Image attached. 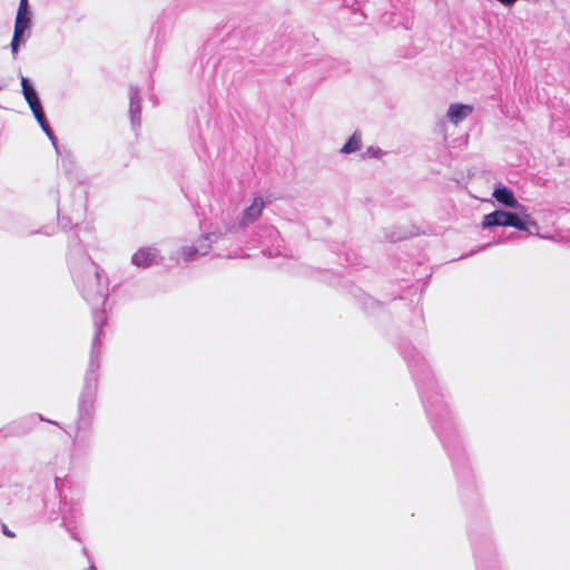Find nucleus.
<instances>
[{
	"label": "nucleus",
	"mask_w": 570,
	"mask_h": 570,
	"mask_svg": "<svg viewBox=\"0 0 570 570\" xmlns=\"http://www.w3.org/2000/svg\"><path fill=\"white\" fill-rule=\"evenodd\" d=\"M472 111H473V106H471V105L454 104V105H451L448 110V118L452 124L458 125L460 121H462L469 115H471Z\"/></svg>",
	"instance_id": "obj_6"
},
{
	"label": "nucleus",
	"mask_w": 570,
	"mask_h": 570,
	"mask_svg": "<svg viewBox=\"0 0 570 570\" xmlns=\"http://www.w3.org/2000/svg\"><path fill=\"white\" fill-rule=\"evenodd\" d=\"M2 532L7 535V537H14V534L8 529V527L6 524L2 525Z\"/></svg>",
	"instance_id": "obj_12"
},
{
	"label": "nucleus",
	"mask_w": 570,
	"mask_h": 570,
	"mask_svg": "<svg viewBox=\"0 0 570 570\" xmlns=\"http://www.w3.org/2000/svg\"><path fill=\"white\" fill-rule=\"evenodd\" d=\"M498 1L504 6H510V4H513L514 2H517L518 0H498Z\"/></svg>",
	"instance_id": "obj_13"
},
{
	"label": "nucleus",
	"mask_w": 570,
	"mask_h": 570,
	"mask_svg": "<svg viewBox=\"0 0 570 570\" xmlns=\"http://www.w3.org/2000/svg\"><path fill=\"white\" fill-rule=\"evenodd\" d=\"M21 87H22V92H23L24 99L27 100L30 109L32 110L35 118L37 119V121L39 122L41 128L46 131V134L50 136L51 128L45 117L41 104L38 99V96L35 91V89L29 83L28 79H26V78L21 79Z\"/></svg>",
	"instance_id": "obj_2"
},
{
	"label": "nucleus",
	"mask_w": 570,
	"mask_h": 570,
	"mask_svg": "<svg viewBox=\"0 0 570 570\" xmlns=\"http://www.w3.org/2000/svg\"><path fill=\"white\" fill-rule=\"evenodd\" d=\"M90 570H96L95 568H90Z\"/></svg>",
	"instance_id": "obj_15"
},
{
	"label": "nucleus",
	"mask_w": 570,
	"mask_h": 570,
	"mask_svg": "<svg viewBox=\"0 0 570 570\" xmlns=\"http://www.w3.org/2000/svg\"><path fill=\"white\" fill-rule=\"evenodd\" d=\"M210 246L208 244H202L200 246L190 245L185 246L181 248V250L178 253V258L184 262H188L191 259H195L198 254L205 255L209 252Z\"/></svg>",
	"instance_id": "obj_7"
},
{
	"label": "nucleus",
	"mask_w": 570,
	"mask_h": 570,
	"mask_svg": "<svg viewBox=\"0 0 570 570\" xmlns=\"http://www.w3.org/2000/svg\"><path fill=\"white\" fill-rule=\"evenodd\" d=\"M381 154V150L380 149H374V148H368L365 153V155H368L371 157H379V155Z\"/></svg>",
	"instance_id": "obj_11"
},
{
	"label": "nucleus",
	"mask_w": 570,
	"mask_h": 570,
	"mask_svg": "<svg viewBox=\"0 0 570 570\" xmlns=\"http://www.w3.org/2000/svg\"><path fill=\"white\" fill-rule=\"evenodd\" d=\"M30 17L29 14H17L14 22V31L11 40V48L13 52L18 51L21 38L27 29H29Z\"/></svg>",
	"instance_id": "obj_3"
},
{
	"label": "nucleus",
	"mask_w": 570,
	"mask_h": 570,
	"mask_svg": "<svg viewBox=\"0 0 570 570\" xmlns=\"http://www.w3.org/2000/svg\"><path fill=\"white\" fill-rule=\"evenodd\" d=\"M131 261L136 266L146 268L154 264L156 254L150 248H141L132 255Z\"/></svg>",
	"instance_id": "obj_8"
},
{
	"label": "nucleus",
	"mask_w": 570,
	"mask_h": 570,
	"mask_svg": "<svg viewBox=\"0 0 570 570\" xmlns=\"http://www.w3.org/2000/svg\"><path fill=\"white\" fill-rule=\"evenodd\" d=\"M492 196L497 199V202H499L500 204H502L504 206L512 207V208H515L519 210L525 209V207L523 205L518 203L512 190H510L507 187H501V188L494 189Z\"/></svg>",
	"instance_id": "obj_4"
},
{
	"label": "nucleus",
	"mask_w": 570,
	"mask_h": 570,
	"mask_svg": "<svg viewBox=\"0 0 570 570\" xmlns=\"http://www.w3.org/2000/svg\"><path fill=\"white\" fill-rule=\"evenodd\" d=\"M264 207H265V203H264L263 198L256 197L253 200L252 205L244 209L242 224L247 225V224H250V223L255 222L256 219H258L263 213Z\"/></svg>",
	"instance_id": "obj_5"
},
{
	"label": "nucleus",
	"mask_w": 570,
	"mask_h": 570,
	"mask_svg": "<svg viewBox=\"0 0 570 570\" xmlns=\"http://www.w3.org/2000/svg\"><path fill=\"white\" fill-rule=\"evenodd\" d=\"M208 238H209V235H206L203 237L204 242L208 240Z\"/></svg>",
	"instance_id": "obj_14"
},
{
	"label": "nucleus",
	"mask_w": 570,
	"mask_h": 570,
	"mask_svg": "<svg viewBox=\"0 0 570 570\" xmlns=\"http://www.w3.org/2000/svg\"><path fill=\"white\" fill-rule=\"evenodd\" d=\"M17 14H29L28 11V0H20L19 8Z\"/></svg>",
	"instance_id": "obj_10"
},
{
	"label": "nucleus",
	"mask_w": 570,
	"mask_h": 570,
	"mask_svg": "<svg viewBox=\"0 0 570 570\" xmlns=\"http://www.w3.org/2000/svg\"><path fill=\"white\" fill-rule=\"evenodd\" d=\"M362 147L361 134L355 131L346 144L342 147L341 151L344 154H351L360 150Z\"/></svg>",
	"instance_id": "obj_9"
},
{
	"label": "nucleus",
	"mask_w": 570,
	"mask_h": 570,
	"mask_svg": "<svg viewBox=\"0 0 570 570\" xmlns=\"http://www.w3.org/2000/svg\"><path fill=\"white\" fill-rule=\"evenodd\" d=\"M521 216L505 210H495L487 214L481 223L482 228L494 226H510L520 230H528L529 225H535L525 209L520 210Z\"/></svg>",
	"instance_id": "obj_1"
}]
</instances>
